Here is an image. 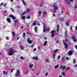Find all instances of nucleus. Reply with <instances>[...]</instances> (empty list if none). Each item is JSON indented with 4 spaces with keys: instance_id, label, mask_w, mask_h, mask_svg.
<instances>
[{
    "instance_id": "nucleus-1",
    "label": "nucleus",
    "mask_w": 77,
    "mask_h": 77,
    "mask_svg": "<svg viewBox=\"0 0 77 77\" xmlns=\"http://www.w3.org/2000/svg\"><path fill=\"white\" fill-rule=\"evenodd\" d=\"M8 54L9 56H12L14 54V49L11 48L8 50Z\"/></svg>"
},
{
    "instance_id": "nucleus-2",
    "label": "nucleus",
    "mask_w": 77,
    "mask_h": 77,
    "mask_svg": "<svg viewBox=\"0 0 77 77\" xmlns=\"http://www.w3.org/2000/svg\"><path fill=\"white\" fill-rule=\"evenodd\" d=\"M53 8L54 10H57L58 8L57 7V4L55 3L53 5Z\"/></svg>"
},
{
    "instance_id": "nucleus-3",
    "label": "nucleus",
    "mask_w": 77,
    "mask_h": 77,
    "mask_svg": "<svg viewBox=\"0 0 77 77\" xmlns=\"http://www.w3.org/2000/svg\"><path fill=\"white\" fill-rule=\"evenodd\" d=\"M55 32V31L54 30H53L51 32V33L52 34L51 35V37L52 38H54V33Z\"/></svg>"
},
{
    "instance_id": "nucleus-4",
    "label": "nucleus",
    "mask_w": 77,
    "mask_h": 77,
    "mask_svg": "<svg viewBox=\"0 0 77 77\" xmlns=\"http://www.w3.org/2000/svg\"><path fill=\"white\" fill-rule=\"evenodd\" d=\"M20 75V71L19 70H17L16 73L14 75L16 76V77H17V76H18Z\"/></svg>"
},
{
    "instance_id": "nucleus-5",
    "label": "nucleus",
    "mask_w": 77,
    "mask_h": 77,
    "mask_svg": "<svg viewBox=\"0 0 77 77\" xmlns=\"http://www.w3.org/2000/svg\"><path fill=\"white\" fill-rule=\"evenodd\" d=\"M27 41L29 44H32L33 42L32 40H30V38H28Z\"/></svg>"
},
{
    "instance_id": "nucleus-6",
    "label": "nucleus",
    "mask_w": 77,
    "mask_h": 77,
    "mask_svg": "<svg viewBox=\"0 0 77 77\" xmlns=\"http://www.w3.org/2000/svg\"><path fill=\"white\" fill-rule=\"evenodd\" d=\"M9 17H11V18H12L13 20H16V18L14 15H12V14H10V15H9Z\"/></svg>"
},
{
    "instance_id": "nucleus-7",
    "label": "nucleus",
    "mask_w": 77,
    "mask_h": 77,
    "mask_svg": "<svg viewBox=\"0 0 77 77\" xmlns=\"http://www.w3.org/2000/svg\"><path fill=\"white\" fill-rule=\"evenodd\" d=\"M73 52L72 51H70L68 53L69 55H72V54Z\"/></svg>"
},
{
    "instance_id": "nucleus-8",
    "label": "nucleus",
    "mask_w": 77,
    "mask_h": 77,
    "mask_svg": "<svg viewBox=\"0 0 77 77\" xmlns=\"http://www.w3.org/2000/svg\"><path fill=\"white\" fill-rule=\"evenodd\" d=\"M64 44L65 45V48H68V44H67L66 43H65V42H64Z\"/></svg>"
},
{
    "instance_id": "nucleus-9",
    "label": "nucleus",
    "mask_w": 77,
    "mask_h": 77,
    "mask_svg": "<svg viewBox=\"0 0 77 77\" xmlns=\"http://www.w3.org/2000/svg\"><path fill=\"white\" fill-rule=\"evenodd\" d=\"M19 47L21 50H24V47L23 46H22V45H19Z\"/></svg>"
},
{
    "instance_id": "nucleus-10",
    "label": "nucleus",
    "mask_w": 77,
    "mask_h": 77,
    "mask_svg": "<svg viewBox=\"0 0 77 77\" xmlns=\"http://www.w3.org/2000/svg\"><path fill=\"white\" fill-rule=\"evenodd\" d=\"M67 33H68V32L66 31H65V37L64 38H66V37H67Z\"/></svg>"
},
{
    "instance_id": "nucleus-11",
    "label": "nucleus",
    "mask_w": 77,
    "mask_h": 77,
    "mask_svg": "<svg viewBox=\"0 0 77 77\" xmlns=\"http://www.w3.org/2000/svg\"><path fill=\"white\" fill-rule=\"evenodd\" d=\"M34 30L35 33H37V32H38V28H37V26H35V27Z\"/></svg>"
},
{
    "instance_id": "nucleus-12",
    "label": "nucleus",
    "mask_w": 77,
    "mask_h": 77,
    "mask_svg": "<svg viewBox=\"0 0 77 77\" xmlns=\"http://www.w3.org/2000/svg\"><path fill=\"white\" fill-rule=\"evenodd\" d=\"M6 20L8 23H11V19L10 18H7Z\"/></svg>"
},
{
    "instance_id": "nucleus-13",
    "label": "nucleus",
    "mask_w": 77,
    "mask_h": 77,
    "mask_svg": "<svg viewBox=\"0 0 77 77\" xmlns=\"http://www.w3.org/2000/svg\"><path fill=\"white\" fill-rule=\"evenodd\" d=\"M32 59H33V60H37L38 59V57H32Z\"/></svg>"
},
{
    "instance_id": "nucleus-14",
    "label": "nucleus",
    "mask_w": 77,
    "mask_h": 77,
    "mask_svg": "<svg viewBox=\"0 0 77 77\" xmlns=\"http://www.w3.org/2000/svg\"><path fill=\"white\" fill-rule=\"evenodd\" d=\"M75 36H73L72 37V39H74V42H77V40H76V39H75Z\"/></svg>"
},
{
    "instance_id": "nucleus-15",
    "label": "nucleus",
    "mask_w": 77,
    "mask_h": 77,
    "mask_svg": "<svg viewBox=\"0 0 77 77\" xmlns=\"http://www.w3.org/2000/svg\"><path fill=\"white\" fill-rule=\"evenodd\" d=\"M33 64H30L29 65V68L30 69H31V68H32V67H33Z\"/></svg>"
},
{
    "instance_id": "nucleus-16",
    "label": "nucleus",
    "mask_w": 77,
    "mask_h": 77,
    "mask_svg": "<svg viewBox=\"0 0 77 77\" xmlns=\"http://www.w3.org/2000/svg\"><path fill=\"white\" fill-rule=\"evenodd\" d=\"M58 66H59V65H57L56 66H54L55 69H57V68H58Z\"/></svg>"
},
{
    "instance_id": "nucleus-17",
    "label": "nucleus",
    "mask_w": 77,
    "mask_h": 77,
    "mask_svg": "<svg viewBox=\"0 0 77 77\" xmlns=\"http://www.w3.org/2000/svg\"><path fill=\"white\" fill-rule=\"evenodd\" d=\"M22 1L24 5L26 6V3H25V2H24V1L23 0H22Z\"/></svg>"
},
{
    "instance_id": "nucleus-18",
    "label": "nucleus",
    "mask_w": 77,
    "mask_h": 77,
    "mask_svg": "<svg viewBox=\"0 0 77 77\" xmlns=\"http://www.w3.org/2000/svg\"><path fill=\"white\" fill-rule=\"evenodd\" d=\"M28 73H29V70L26 71V72L24 73V74L26 75L27 74H28Z\"/></svg>"
},
{
    "instance_id": "nucleus-19",
    "label": "nucleus",
    "mask_w": 77,
    "mask_h": 77,
    "mask_svg": "<svg viewBox=\"0 0 77 77\" xmlns=\"http://www.w3.org/2000/svg\"><path fill=\"white\" fill-rule=\"evenodd\" d=\"M47 41H45L44 44V45H47Z\"/></svg>"
},
{
    "instance_id": "nucleus-20",
    "label": "nucleus",
    "mask_w": 77,
    "mask_h": 77,
    "mask_svg": "<svg viewBox=\"0 0 77 77\" xmlns=\"http://www.w3.org/2000/svg\"><path fill=\"white\" fill-rule=\"evenodd\" d=\"M20 59L22 60H24V59H25V58L23 57V56H21L20 57Z\"/></svg>"
},
{
    "instance_id": "nucleus-21",
    "label": "nucleus",
    "mask_w": 77,
    "mask_h": 77,
    "mask_svg": "<svg viewBox=\"0 0 77 77\" xmlns=\"http://www.w3.org/2000/svg\"><path fill=\"white\" fill-rule=\"evenodd\" d=\"M45 30H46V29L45 28V26H44V29H43V32H45Z\"/></svg>"
},
{
    "instance_id": "nucleus-22",
    "label": "nucleus",
    "mask_w": 77,
    "mask_h": 77,
    "mask_svg": "<svg viewBox=\"0 0 77 77\" xmlns=\"http://www.w3.org/2000/svg\"><path fill=\"white\" fill-rule=\"evenodd\" d=\"M26 36V33L24 32L23 34V37L24 38Z\"/></svg>"
},
{
    "instance_id": "nucleus-23",
    "label": "nucleus",
    "mask_w": 77,
    "mask_h": 77,
    "mask_svg": "<svg viewBox=\"0 0 77 77\" xmlns=\"http://www.w3.org/2000/svg\"><path fill=\"white\" fill-rule=\"evenodd\" d=\"M49 59H46L45 61V62H49Z\"/></svg>"
},
{
    "instance_id": "nucleus-24",
    "label": "nucleus",
    "mask_w": 77,
    "mask_h": 77,
    "mask_svg": "<svg viewBox=\"0 0 77 77\" xmlns=\"http://www.w3.org/2000/svg\"><path fill=\"white\" fill-rule=\"evenodd\" d=\"M25 18H26V17L23 16L22 17V19L23 20H25Z\"/></svg>"
},
{
    "instance_id": "nucleus-25",
    "label": "nucleus",
    "mask_w": 77,
    "mask_h": 77,
    "mask_svg": "<svg viewBox=\"0 0 77 77\" xmlns=\"http://www.w3.org/2000/svg\"><path fill=\"white\" fill-rule=\"evenodd\" d=\"M26 10L27 11V12H29V11H30V9L29 8L26 9Z\"/></svg>"
},
{
    "instance_id": "nucleus-26",
    "label": "nucleus",
    "mask_w": 77,
    "mask_h": 77,
    "mask_svg": "<svg viewBox=\"0 0 77 77\" xmlns=\"http://www.w3.org/2000/svg\"><path fill=\"white\" fill-rule=\"evenodd\" d=\"M12 33L13 36H15V32H12Z\"/></svg>"
},
{
    "instance_id": "nucleus-27",
    "label": "nucleus",
    "mask_w": 77,
    "mask_h": 77,
    "mask_svg": "<svg viewBox=\"0 0 77 77\" xmlns=\"http://www.w3.org/2000/svg\"><path fill=\"white\" fill-rule=\"evenodd\" d=\"M62 74L63 76H65V73L64 72H63L62 73Z\"/></svg>"
},
{
    "instance_id": "nucleus-28",
    "label": "nucleus",
    "mask_w": 77,
    "mask_h": 77,
    "mask_svg": "<svg viewBox=\"0 0 77 77\" xmlns=\"http://www.w3.org/2000/svg\"><path fill=\"white\" fill-rule=\"evenodd\" d=\"M27 14V11H24L23 12V13L22 14V15H24V14Z\"/></svg>"
},
{
    "instance_id": "nucleus-29",
    "label": "nucleus",
    "mask_w": 77,
    "mask_h": 77,
    "mask_svg": "<svg viewBox=\"0 0 77 77\" xmlns=\"http://www.w3.org/2000/svg\"><path fill=\"white\" fill-rule=\"evenodd\" d=\"M36 24V23L35 22H34L32 24V26H35Z\"/></svg>"
},
{
    "instance_id": "nucleus-30",
    "label": "nucleus",
    "mask_w": 77,
    "mask_h": 77,
    "mask_svg": "<svg viewBox=\"0 0 77 77\" xmlns=\"http://www.w3.org/2000/svg\"><path fill=\"white\" fill-rule=\"evenodd\" d=\"M30 16L29 15L28 16L26 17V19H30Z\"/></svg>"
},
{
    "instance_id": "nucleus-31",
    "label": "nucleus",
    "mask_w": 77,
    "mask_h": 77,
    "mask_svg": "<svg viewBox=\"0 0 77 77\" xmlns=\"http://www.w3.org/2000/svg\"><path fill=\"white\" fill-rule=\"evenodd\" d=\"M65 57H63V58H62L63 62H64V60H65Z\"/></svg>"
},
{
    "instance_id": "nucleus-32",
    "label": "nucleus",
    "mask_w": 77,
    "mask_h": 77,
    "mask_svg": "<svg viewBox=\"0 0 77 77\" xmlns=\"http://www.w3.org/2000/svg\"><path fill=\"white\" fill-rule=\"evenodd\" d=\"M58 51V50L57 49H56L54 51V53H56V52H57V51Z\"/></svg>"
},
{
    "instance_id": "nucleus-33",
    "label": "nucleus",
    "mask_w": 77,
    "mask_h": 77,
    "mask_svg": "<svg viewBox=\"0 0 77 77\" xmlns=\"http://www.w3.org/2000/svg\"><path fill=\"white\" fill-rule=\"evenodd\" d=\"M70 68L69 67H67L66 69H65V70L66 71H67V70H69V69Z\"/></svg>"
},
{
    "instance_id": "nucleus-34",
    "label": "nucleus",
    "mask_w": 77,
    "mask_h": 77,
    "mask_svg": "<svg viewBox=\"0 0 77 77\" xmlns=\"http://www.w3.org/2000/svg\"><path fill=\"white\" fill-rule=\"evenodd\" d=\"M43 14L44 15H47V12L45 11H44L43 12Z\"/></svg>"
},
{
    "instance_id": "nucleus-35",
    "label": "nucleus",
    "mask_w": 77,
    "mask_h": 77,
    "mask_svg": "<svg viewBox=\"0 0 77 77\" xmlns=\"http://www.w3.org/2000/svg\"><path fill=\"white\" fill-rule=\"evenodd\" d=\"M60 55H58L57 57V59L59 60V59H60Z\"/></svg>"
},
{
    "instance_id": "nucleus-36",
    "label": "nucleus",
    "mask_w": 77,
    "mask_h": 77,
    "mask_svg": "<svg viewBox=\"0 0 77 77\" xmlns=\"http://www.w3.org/2000/svg\"><path fill=\"white\" fill-rule=\"evenodd\" d=\"M18 20H16L14 21V23H18Z\"/></svg>"
},
{
    "instance_id": "nucleus-37",
    "label": "nucleus",
    "mask_w": 77,
    "mask_h": 77,
    "mask_svg": "<svg viewBox=\"0 0 77 77\" xmlns=\"http://www.w3.org/2000/svg\"><path fill=\"white\" fill-rule=\"evenodd\" d=\"M66 25L67 26H69V23L67 22H66Z\"/></svg>"
},
{
    "instance_id": "nucleus-38",
    "label": "nucleus",
    "mask_w": 77,
    "mask_h": 77,
    "mask_svg": "<svg viewBox=\"0 0 77 77\" xmlns=\"http://www.w3.org/2000/svg\"><path fill=\"white\" fill-rule=\"evenodd\" d=\"M65 66H63V69H62V70H63V69H65Z\"/></svg>"
},
{
    "instance_id": "nucleus-39",
    "label": "nucleus",
    "mask_w": 77,
    "mask_h": 77,
    "mask_svg": "<svg viewBox=\"0 0 77 77\" xmlns=\"http://www.w3.org/2000/svg\"><path fill=\"white\" fill-rule=\"evenodd\" d=\"M73 62L74 63H75V59H73Z\"/></svg>"
},
{
    "instance_id": "nucleus-40",
    "label": "nucleus",
    "mask_w": 77,
    "mask_h": 77,
    "mask_svg": "<svg viewBox=\"0 0 77 77\" xmlns=\"http://www.w3.org/2000/svg\"><path fill=\"white\" fill-rule=\"evenodd\" d=\"M14 69H13L11 70V73H12V72H13V71H14Z\"/></svg>"
},
{
    "instance_id": "nucleus-41",
    "label": "nucleus",
    "mask_w": 77,
    "mask_h": 77,
    "mask_svg": "<svg viewBox=\"0 0 77 77\" xmlns=\"http://www.w3.org/2000/svg\"><path fill=\"white\" fill-rule=\"evenodd\" d=\"M3 75H5V73H6V72L5 71H3Z\"/></svg>"
},
{
    "instance_id": "nucleus-42",
    "label": "nucleus",
    "mask_w": 77,
    "mask_h": 77,
    "mask_svg": "<svg viewBox=\"0 0 77 77\" xmlns=\"http://www.w3.org/2000/svg\"><path fill=\"white\" fill-rule=\"evenodd\" d=\"M34 45V44H33L32 45H31V47L32 48H33Z\"/></svg>"
},
{
    "instance_id": "nucleus-43",
    "label": "nucleus",
    "mask_w": 77,
    "mask_h": 77,
    "mask_svg": "<svg viewBox=\"0 0 77 77\" xmlns=\"http://www.w3.org/2000/svg\"><path fill=\"white\" fill-rule=\"evenodd\" d=\"M66 60H69V58H68V57H66Z\"/></svg>"
},
{
    "instance_id": "nucleus-44",
    "label": "nucleus",
    "mask_w": 77,
    "mask_h": 77,
    "mask_svg": "<svg viewBox=\"0 0 77 77\" xmlns=\"http://www.w3.org/2000/svg\"><path fill=\"white\" fill-rule=\"evenodd\" d=\"M26 33H27L28 34H29V35H31V34H30V33H29V32H26Z\"/></svg>"
},
{
    "instance_id": "nucleus-45",
    "label": "nucleus",
    "mask_w": 77,
    "mask_h": 77,
    "mask_svg": "<svg viewBox=\"0 0 77 77\" xmlns=\"http://www.w3.org/2000/svg\"><path fill=\"white\" fill-rule=\"evenodd\" d=\"M76 8H77V5H75V9H76Z\"/></svg>"
},
{
    "instance_id": "nucleus-46",
    "label": "nucleus",
    "mask_w": 77,
    "mask_h": 77,
    "mask_svg": "<svg viewBox=\"0 0 77 77\" xmlns=\"http://www.w3.org/2000/svg\"><path fill=\"white\" fill-rule=\"evenodd\" d=\"M36 50V48H34L33 49V51H35Z\"/></svg>"
},
{
    "instance_id": "nucleus-47",
    "label": "nucleus",
    "mask_w": 77,
    "mask_h": 77,
    "mask_svg": "<svg viewBox=\"0 0 77 77\" xmlns=\"http://www.w3.org/2000/svg\"><path fill=\"white\" fill-rule=\"evenodd\" d=\"M75 47L76 48V50H77V45H75Z\"/></svg>"
},
{
    "instance_id": "nucleus-48",
    "label": "nucleus",
    "mask_w": 77,
    "mask_h": 77,
    "mask_svg": "<svg viewBox=\"0 0 77 77\" xmlns=\"http://www.w3.org/2000/svg\"><path fill=\"white\" fill-rule=\"evenodd\" d=\"M6 39H7V40H9V37H6Z\"/></svg>"
},
{
    "instance_id": "nucleus-49",
    "label": "nucleus",
    "mask_w": 77,
    "mask_h": 77,
    "mask_svg": "<svg viewBox=\"0 0 77 77\" xmlns=\"http://www.w3.org/2000/svg\"><path fill=\"white\" fill-rule=\"evenodd\" d=\"M59 29H58V28H57V32H59Z\"/></svg>"
},
{
    "instance_id": "nucleus-50",
    "label": "nucleus",
    "mask_w": 77,
    "mask_h": 77,
    "mask_svg": "<svg viewBox=\"0 0 77 77\" xmlns=\"http://www.w3.org/2000/svg\"><path fill=\"white\" fill-rule=\"evenodd\" d=\"M3 4H4L3 3V2L1 3V4H0L1 6H2V5H3Z\"/></svg>"
},
{
    "instance_id": "nucleus-51",
    "label": "nucleus",
    "mask_w": 77,
    "mask_h": 77,
    "mask_svg": "<svg viewBox=\"0 0 77 77\" xmlns=\"http://www.w3.org/2000/svg\"><path fill=\"white\" fill-rule=\"evenodd\" d=\"M57 29H59V25H58L57 26Z\"/></svg>"
},
{
    "instance_id": "nucleus-52",
    "label": "nucleus",
    "mask_w": 77,
    "mask_h": 77,
    "mask_svg": "<svg viewBox=\"0 0 77 77\" xmlns=\"http://www.w3.org/2000/svg\"><path fill=\"white\" fill-rule=\"evenodd\" d=\"M13 8H11V10H12V12H14V10H13Z\"/></svg>"
},
{
    "instance_id": "nucleus-53",
    "label": "nucleus",
    "mask_w": 77,
    "mask_h": 77,
    "mask_svg": "<svg viewBox=\"0 0 77 77\" xmlns=\"http://www.w3.org/2000/svg\"><path fill=\"white\" fill-rule=\"evenodd\" d=\"M67 4H68V5H69V4H70V2H69V1H68V2H67Z\"/></svg>"
},
{
    "instance_id": "nucleus-54",
    "label": "nucleus",
    "mask_w": 77,
    "mask_h": 77,
    "mask_svg": "<svg viewBox=\"0 0 77 77\" xmlns=\"http://www.w3.org/2000/svg\"><path fill=\"white\" fill-rule=\"evenodd\" d=\"M70 2H72L74 1V0H69Z\"/></svg>"
},
{
    "instance_id": "nucleus-55",
    "label": "nucleus",
    "mask_w": 77,
    "mask_h": 77,
    "mask_svg": "<svg viewBox=\"0 0 77 77\" xmlns=\"http://www.w3.org/2000/svg\"><path fill=\"white\" fill-rule=\"evenodd\" d=\"M17 9H18V8H20V7L18 6H17Z\"/></svg>"
},
{
    "instance_id": "nucleus-56",
    "label": "nucleus",
    "mask_w": 77,
    "mask_h": 77,
    "mask_svg": "<svg viewBox=\"0 0 77 77\" xmlns=\"http://www.w3.org/2000/svg\"><path fill=\"white\" fill-rule=\"evenodd\" d=\"M39 14H41V11H39Z\"/></svg>"
},
{
    "instance_id": "nucleus-57",
    "label": "nucleus",
    "mask_w": 77,
    "mask_h": 77,
    "mask_svg": "<svg viewBox=\"0 0 77 77\" xmlns=\"http://www.w3.org/2000/svg\"><path fill=\"white\" fill-rule=\"evenodd\" d=\"M40 7H42V4H41L40 5Z\"/></svg>"
},
{
    "instance_id": "nucleus-58",
    "label": "nucleus",
    "mask_w": 77,
    "mask_h": 77,
    "mask_svg": "<svg viewBox=\"0 0 77 77\" xmlns=\"http://www.w3.org/2000/svg\"><path fill=\"white\" fill-rule=\"evenodd\" d=\"M44 39L45 40H47V37H45L44 38Z\"/></svg>"
},
{
    "instance_id": "nucleus-59",
    "label": "nucleus",
    "mask_w": 77,
    "mask_h": 77,
    "mask_svg": "<svg viewBox=\"0 0 77 77\" xmlns=\"http://www.w3.org/2000/svg\"><path fill=\"white\" fill-rule=\"evenodd\" d=\"M55 56H56V54H54L53 55V57H55Z\"/></svg>"
},
{
    "instance_id": "nucleus-60",
    "label": "nucleus",
    "mask_w": 77,
    "mask_h": 77,
    "mask_svg": "<svg viewBox=\"0 0 77 77\" xmlns=\"http://www.w3.org/2000/svg\"><path fill=\"white\" fill-rule=\"evenodd\" d=\"M57 11H56V10H54V13H56V12Z\"/></svg>"
},
{
    "instance_id": "nucleus-61",
    "label": "nucleus",
    "mask_w": 77,
    "mask_h": 77,
    "mask_svg": "<svg viewBox=\"0 0 77 77\" xmlns=\"http://www.w3.org/2000/svg\"><path fill=\"white\" fill-rule=\"evenodd\" d=\"M65 41L66 42H68V40L67 39H66Z\"/></svg>"
},
{
    "instance_id": "nucleus-62",
    "label": "nucleus",
    "mask_w": 77,
    "mask_h": 77,
    "mask_svg": "<svg viewBox=\"0 0 77 77\" xmlns=\"http://www.w3.org/2000/svg\"><path fill=\"white\" fill-rule=\"evenodd\" d=\"M72 26H70V30H72Z\"/></svg>"
},
{
    "instance_id": "nucleus-63",
    "label": "nucleus",
    "mask_w": 77,
    "mask_h": 77,
    "mask_svg": "<svg viewBox=\"0 0 77 77\" xmlns=\"http://www.w3.org/2000/svg\"><path fill=\"white\" fill-rule=\"evenodd\" d=\"M23 27H24V26H22L21 27V29H23Z\"/></svg>"
},
{
    "instance_id": "nucleus-64",
    "label": "nucleus",
    "mask_w": 77,
    "mask_h": 77,
    "mask_svg": "<svg viewBox=\"0 0 77 77\" xmlns=\"http://www.w3.org/2000/svg\"><path fill=\"white\" fill-rule=\"evenodd\" d=\"M47 75H48V73H46L45 74L46 76H47Z\"/></svg>"
}]
</instances>
